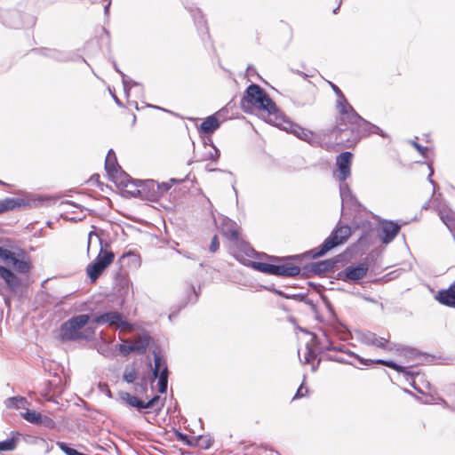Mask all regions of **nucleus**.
<instances>
[{
    "label": "nucleus",
    "mask_w": 455,
    "mask_h": 455,
    "mask_svg": "<svg viewBox=\"0 0 455 455\" xmlns=\"http://www.w3.org/2000/svg\"><path fill=\"white\" fill-rule=\"evenodd\" d=\"M180 181H182V180L171 179L168 182L157 183V188L161 193H165L172 188L173 184L179 183Z\"/></svg>",
    "instance_id": "c85d7f7f"
},
{
    "label": "nucleus",
    "mask_w": 455,
    "mask_h": 455,
    "mask_svg": "<svg viewBox=\"0 0 455 455\" xmlns=\"http://www.w3.org/2000/svg\"><path fill=\"white\" fill-rule=\"evenodd\" d=\"M119 351L124 355H127L130 353L134 352L132 345L126 344L119 345Z\"/></svg>",
    "instance_id": "e433bc0d"
},
{
    "label": "nucleus",
    "mask_w": 455,
    "mask_h": 455,
    "mask_svg": "<svg viewBox=\"0 0 455 455\" xmlns=\"http://www.w3.org/2000/svg\"><path fill=\"white\" fill-rule=\"evenodd\" d=\"M412 145L417 148V150L423 156H426V152L427 151V148L422 147L417 142H412Z\"/></svg>",
    "instance_id": "79ce46f5"
},
{
    "label": "nucleus",
    "mask_w": 455,
    "mask_h": 455,
    "mask_svg": "<svg viewBox=\"0 0 455 455\" xmlns=\"http://www.w3.org/2000/svg\"><path fill=\"white\" fill-rule=\"evenodd\" d=\"M137 378V372L132 367H126L124 372V379L128 383H132Z\"/></svg>",
    "instance_id": "cd10ccee"
},
{
    "label": "nucleus",
    "mask_w": 455,
    "mask_h": 455,
    "mask_svg": "<svg viewBox=\"0 0 455 455\" xmlns=\"http://www.w3.org/2000/svg\"><path fill=\"white\" fill-rule=\"evenodd\" d=\"M92 323L89 315H78L66 321L60 327V336L63 340L86 339L93 334L88 323Z\"/></svg>",
    "instance_id": "20e7f679"
},
{
    "label": "nucleus",
    "mask_w": 455,
    "mask_h": 455,
    "mask_svg": "<svg viewBox=\"0 0 455 455\" xmlns=\"http://www.w3.org/2000/svg\"><path fill=\"white\" fill-rule=\"evenodd\" d=\"M338 110L339 113V120L334 132L336 133H341L346 131H350L353 138L352 140L348 139L347 142H356L361 137L366 136L371 132L386 137V134L379 127L371 124L361 117L348 103L343 104L339 100Z\"/></svg>",
    "instance_id": "f257e3e1"
},
{
    "label": "nucleus",
    "mask_w": 455,
    "mask_h": 455,
    "mask_svg": "<svg viewBox=\"0 0 455 455\" xmlns=\"http://www.w3.org/2000/svg\"><path fill=\"white\" fill-rule=\"evenodd\" d=\"M58 445L66 455H86L77 451L76 449L68 447L65 443H59Z\"/></svg>",
    "instance_id": "7c9ffc66"
},
{
    "label": "nucleus",
    "mask_w": 455,
    "mask_h": 455,
    "mask_svg": "<svg viewBox=\"0 0 455 455\" xmlns=\"http://www.w3.org/2000/svg\"><path fill=\"white\" fill-rule=\"evenodd\" d=\"M69 209L71 210V208H69ZM72 212H76L75 208H72Z\"/></svg>",
    "instance_id": "6e6d98bb"
},
{
    "label": "nucleus",
    "mask_w": 455,
    "mask_h": 455,
    "mask_svg": "<svg viewBox=\"0 0 455 455\" xmlns=\"http://www.w3.org/2000/svg\"><path fill=\"white\" fill-rule=\"evenodd\" d=\"M19 204L18 201L13 198H6L1 203L0 211H9L16 208Z\"/></svg>",
    "instance_id": "bb28decb"
},
{
    "label": "nucleus",
    "mask_w": 455,
    "mask_h": 455,
    "mask_svg": "<svg viewBox=\"0 0 455 455\" xmlns=\"http://www.w3.org/2000/svg\"><path fill=\"white\" fill-rule=\"evenodd\" d=\"M15 448V442L13 439L6 440L0 443V451H12Z\"/></svg>",
    "instance_id": "473e14b6"
},
{
    "label": "nucleus",
    "mask_w": 455,
    "mask_h": 455,
    "mask_svg": "<svg viewBox=\"0 0 455 455\" xmlns=\"http://www.w3.org/2000/svg\"><path fill=\"white\" fill-rule=\"evenodd\" d=\"M93 230L90 231L87 238V254L89 255L92 249L100 247V251L95 260L89 264L86 267V273L92 282L96 281L102 272L114 261L115 254L110 250L108 243H103L100 235L92 227Z\"/></svg>",
    "instance_id": "f03ea898"
},
{
    "label": "nucleus",
    "mask_w": 455,
    "mask_h": 455,
    "mask_svg": "<svg viewBox=\"0 0 455 455\" xmlns=\"http://www.w3.org/2000/svg\"><path fill=\"white\" fill-rule=\"evenodd\" d=\"M163 406H164V404L161 403L159 404L158 409L160 410Z\"/></svg>",
    "instance_id": "5fc2aeb1"
},
{
    "label": "nucleus",
    "mask_w": 455,
    "mask_h": 455,
    "mask_svg": "<svg viewBox=\"0 0 455 455\" xmlns=\"http://www.w3.org/2000/svg\"><path fill=\"white\" fill-rule=\"evenodd\" d=\"M27 403V400L23 397H11L5 402V404L9 408H20L24 407Z\"/></svg>",
    "instance_id": "a878e982"
},
{
    "label": "nucleus",
    "mask_w": 455,
    "mask_h": 455,
    "mask_svg": "<svg viewBox=\"0 0 455 455\" xmlns=\"http://www.w3.org/2000/svg\"><path fill=\"white\" fill-rule=\"evenodd\" d=\"M307 394V388L303 386V384H301L300 387L298 388L297 393L295 394L293 399L304 397Z\"/></svg>",
    "instance_id": "ea45409f"
},
{
    "label": "nucleus",
    "mask_w": 455,
    "mask_h": 455,
    "mask_svg": "<svg viewBox=\"0 0 455 455\" xmlns=\"http://www.w3.org/2000/svg\"><path fill=\"white\" fill-rule=\"evenodd\" d=\"M220 127V122L215 116H208L200 125V131L212 134Z\"/></svg>",
    "instance_id": "6ab92c4d"
},
{
    "label": "nucleus",
    "mask_w": 455,
    "mask_h": 455,
    "mask_svg": "<svg viewBox=\"0 0 455 455\" xmlns=\"http://www.w3.org/2000/svg\"><path fill=\"white\" fill-rule=\"evenodd\" d=\"M0 260L12 266L20 273H26L29 270V264L27 261L20 259L15 252L6 248L0 247Z\"/></svg>",
    "instance_id": "1a4fd4ad"
},
{
    "label": "nucleus",
    "mask_w": 455,
    "mask_h": 455,
    "mask_svg": "<svg viewBox=\"0 0 455 455\" xmlns=\"http://www.w3.org/2000/svg\"><path fill=\"white\" fill-rule=\"evenodd\" d=\"M114 100H115V101H116L118 105H120V104H121V103H120V101H119V100H118L116 96H114Z\"/></svg>",
    "instance_id": "09e8293b"
},
{
    "label": "nucleus",
    "mask_w": 455,
    "mask_h": 455,
    "mask_svg": "<svg viewBox=\"0 0 455 455\" xmlns=\"http://www.w3.org/2000/svg\"><path fill=\"white\" fill-rule=\"evenodd\" d=\"M109 4H108V5L105 6V13H108V8H109Z\"/></svg>",
    "instance_id": "de8ad7c7"
},
{
    "label": "nucleus",
    "mask_w": 455,
    "mask_h": 455,
    "mask_svg": "<svg viewBox=\"0 0 455 455\" xmlns=\"http://www.w3.org/2000/svg\"><path fill=\"white\" fill-rule=\"evenodd\" d=\"M121 320V314L116 311H110L101 314L98 316L92 317V323L96 324H108L110 326L116 325Z\"/></svg>",
    "instance_id": "4468645a"
},
{
    "label": "nucleus",
    "mask_w": 455,
    "mask_h": 455,
    "mask_svg": "<svg viewBox=\"0 0 455 455\" xmlns=\"http://www.w3.org/2000/svg\"><path fill=\"white\" fill-rule=\"evenodd\" d=\"M339 363H346L343 359H339L338 360Z\"/></svg>",
    "instance_id": "864d4df0"
},
{
    "label": "nucleus",
    "mask_w": 455,
    "mask_h": 455,
    "mask_svg": "<svg viewBox=\"0 0 455 455\" xmlns=\"http://www.w3.org/2000/svg\"><path fill=\"white\" fill-rule=\"evenodd\" d=\"M120 285L122 286V288L124 290V292L122 293V295L124 297L128 296L130 293V290L132 289V284L130 283V281L127 279H123L120 282Z\"/></svg>",
    "instance_id": "f704fd0d"
},
{
    "label": "nucleus",
    "mask_w": 455,
    "mask_h": 455,
    "mask_svg": "<svg viewBox=\"0 0 455 455\" xmlns=\"http://www.w3.org/2000/svg\"><path fill=\"white\" fill-rule=\"evenodd\" d=\"M154 378L158 377V391L162 394L165 393L168 385V367L164 360L158 354H154Z\"/></svg>",
    "instance_id": "0eeeda50"
},
{
    "label": "nucleus",
    "mask_w": 455,
    "mask_h": 455,
    "mask_svg": "<svg viewBox=\"0 0 455 455\" xmlns=\"http://www.w3.org/2000/svg\"><path fill=\"white\" fill-rule=\"evenodd\" d=\"M196 299H197V294H196L195 289H193V298L190 300L196 301Z\"/></svg>",
    "instance_id": "49530a36"
},
{
    "label": "nucleus",
    "mask_w": 455,
    "mask_h": 455,
    "mask_svg": "<svg viewBox=\"0 0 455 455\" xmlns=\"http://www.w3.org/2000/svg\"><path fill=\"white\" fill-rule=\"evenodd\" d=\"M311 336V340L308 341L306 345V347L304 349L303 357L301 355V351H298V355L299 357V360L303 363H309L313 359L315 358V352L317 346V338L314 333H309Z\"/></svg>",
    "instance_id": "f8f14e48"
},
{
    "label": "nucleus",
    "mask_w": 455,
    "mask_h": 455,
    "mask_svg": "<svg viewBox=\"0 0 455 455\" xmlns=\"http://www.w3.org/2000/svg\"><path fill=\"white\" fill-rule=\"evenodd\" d=\"M63 206L67 209L76 208V209L81 210V207L79 205H77L76 204L70 202V201H67V202L63 203Z\"/></svg>",
    "instance_id": "c03bdc74"
},
{
    "label": "nucleus",
    "mask_w": 455,
    "mask_h": 455,
    "mask_svg": "<svg viewBox=\"0 0 455 455\" xmlns=\"http://www.w3.org/2000/svg\"><path fill=\"white\" fill-rule=\"evenodd\" d=\"M123 399L131 406L135 407L139 410L140 409H148V408H153L156 406V404L159 402V396L156 395L152 399H150L148 402L145 403L139 399L137 396L130 395L129 393H125L123 395Z\"/></svg>",
    "instance_id": "9b49d317"
},
{
    "label": "nucleus",
    "mask_w": 455,
    "mask_h": 455,
    "mask_svg": "<svg viewBox=\"0 0 455 455\" xmlns=\"http://www.w3.org/2000/svg\"><path fill=\"white\" fill-rule=\"evenodd\" d=\"M300 274V268L292 264L275 265L274 275L293 277Z\"/></svg>",
    "instance_id": "f3484780"
},
{
    "label": "nucleus",
    "mask_w": 455,
    "mask_h": 455,
    "mask_svg": "<svg viewBox=\"0 0 455 455\" xmlns=\"http://www.w3.org/2000/svg\"><path fill=\"white\" fill-rule=\"evenodd\" d=\"M272 259H273V260H275V261H279V260H280V259H279V258H275H275H272Z\"/></svg>",
    "instance_id": "3c124183"
},
{
    "label": "nucleus",
    "mask_w": 455,
    "mask_h": 455,
    "mask_svg": "<svg viewBox=\"0 0 455 455\" xmlns=\"http://www.w3.org/2000/svg\"><path fill=\"white\" fill-rule=\"evenodd\" d=\"M148 344H149V337L148 335H143V336L138 338L132 344L133 350H134V352L142 354L146 351Z\"/></svg>",
    "instance_id": "b1692460"
},
{
    "label": "nucleus",
    "mask_w": 455,
    "mask_h": 455,
    "mask_svg": "<svg viewBox=\"0 0 455 455\" xmlns=\"http://www.w3.org/2000/svg\"><path fill=\"white\" fill-rule=\"evenodd\" d=\"M435 298L443 305L455 306V285H451L446 290L440 291Z\"/></svg>",
    "instance_id": "a211bd4d"
},
{
    "label": "nucleus",
    "mask_w": 455,
    "mask_h": 455,
    "mask_svg": "<svg viewBox=\"0 0 455 455\" xmlns=\"http://www.w3.org/2000/svg\"><path fill=\"white\" fill-rule=\"evenodd\" d=\"M23 418L28 421L29 423L35 424V425H40L43 421V416L41 413H38L34 411H27L23 414Z\"/></svg>",
    "instance_id": "393cba45"
},
{
    "label": "nucleus",
    "mask_w": 455,
    "mask_h": 455,
    "mask_svg": "<svg viewBox=\"0 0 455 455\" xmlns=\"http://www.w3.org/2000/svg\"><path fill=\"white\" fill-rule=\"evenodd\" d=\"M351 235V229L348 226L337 227L323 243L310 251L313 258H319L325 255L332 248L343 243Z\"/></svg>",
    "instance_id": "39448f33"
},
{
    "label": "nucleus",
    "mask_w": 455,
    "mask_h": 455,
    "mask_svg": "<svg viewBox=\"0 0 455 455\" xmlns=\"http://www.w3.org/2000/svg\"><path fill=\"white\" fill-rule=\"evenodd\" d=\"M376 337V334L368 332L363 335V341L368 345L373 346Z\"/></svg>",
    "instance_id": "c9c22d12"
},
{
    "label": "nucleus",
    "mask_w": 455,
    "mask_h": 455,
    "mask_svg": "<svg viewBox=\"0 0 455 455\" xmlns=\"http://www.w3.org/2000/svg\"><path fill=\"white\" fill-rule=\"evenodd\" d=\"M220 247L219 239L217 235H214L212 239L211 244H210V251L212 252H215L218 251Z\"/></svg>",
    "instance_id": "a19ab883"
},
{
    "label": "nucleus",
    "mask_w": 455,
    "mask_h": 455,
    "mask_svg": "<svg viewBox=\"0 0 455 455\" xmlns=\"http://www.w3.org/2000/svg\"><path fill=\"white\" fill-rule=\"evenodd\" d=\"M243 107H253L260 111L263 115H267V121L273 124L272 119L281 118L275 103L268 97V95L257 84H251L245 92L242 100Z\"/></svg>",
    "instance_id": "7ed1b4c3"
},
{
    "label": "nucleus",
    "mask_w": 455,
    "mask_h": 455,
    "mask_svg": "<svg viewBox=\"0 0 455 455\" xmlns=\"http://www.w3.org/2000/svg\"><path fill=\"white\" fill-rule=\"evenodd\" d=\"M400 231V226L393 221L384 220L379 227V238L384 243L392 242Z\"/></svg>",
    "instance_id": "9d476101"
},
{
    "label": "nucleus",
    "mask_w": 455,
    "mask_h": 455,
    "mask_svg": "<svg viewBox=\"0 0 455 455\" xmlns=\"http://www.w3.org/2000/svg\"><path fill=\"white\" fill-rule=\"evenodd\" d=\"M0 277L3 278L10 287H15L18 284V279L15 275L11 270L2 266H0Z\"/></svg>",
    "instance_id": "412c9836"
},
{
    "label": "nucleus",
    "mask_w": 455,
    "mask_h": 455,
    "mask_svg": "<svg viewBox=\"0 0 455 455\" xmlns=\"http://www.w3.org/2000/svg\"><path fill=\"white\" fill-rule=\"evenodd\" d=\"M224 235L233 241H238L239 231L235 223L228 221L227 227L222 228Z\"/></svg>",
    "instance_id": "4be33fe9"
},
{
    "label": "nucleus",
    "mask_w": 455,
    "mask_h": 455,
    "mask_svg": "<svg viewBox=\"0 0 455 455\" xmlns=\"http://www.w3.org/2000/svg\"><path fill=\"white\" fill-rule=\"evenodd\" d=\"M339 8V5L336 9L333 10V13H337V11Z\"/></svg>",
    "instance_id": "603ef678"
},
{
    "label": "nucleus",
    "mask_w": 455,
    "mask_h": 455,
    "mask_svg": "<svg viewBox=\"0 0 455 455\" xmlns=\"http://www.w3.org/2000/svg\"><path fill=\"white\" fill-rule=\"evenodd\" d=\"M43 421L44 422H41L40 425H44V426L50 427H53V425H54L53 420L48 417H43Z\"/></svg>",
    "instance_id": "37998d69"
},
{
    "label": "nucleus",
    "mask_w": 455,
    "mask_h": 455,
    "mask_svg": "<svg viewBox=\"0 0 455 455\" xmlns=\"http://www.w3.org/2000/svg\"><path fill=\"white\" fill-rule=\"evenodd\" d=\"M440 217H441L442 221L447 226V228L449 229H451V228H452V223H451L452 222V217L450 216L449 214H443V213H442Z\"/></svg>",
    "instance_id": "4c0bfd02"
},
{
    "label": "nucleus",
    "mask_w": 455,
    "mask_h": 455,
    "mask_svg": "<svg viewBox=\"0 0 455 455\" xmlns=\"http://www.w3.org/2000/svg\"><path fill=\"white\" fill-rule=\"evenodd\" d=\"M271 121L273 122V125L278 126L281 129L294 134L301 140L307 141L309 144H313L315 142V136L311 131L291 123L283 116H281V118L275 117V119H272Z\"/></svg>",
    "instance_id": "423d86ee"
},
{
    "label": "nucleus",
    "mask_w": 455,
    "mask_h": 455,
    "mask_svg": "<svg viewBox=\"0 0 455 455\" xmlns=\"http://www.w3.org/2000/svg\"><path fill=\"white\" fill-rule=\"evenodd\" d=\"M368 267L365 264H361L356 267H347L344 270L346 279L351 281H358L364 277L367 274Z\"/></svg>",
    "instance_id": "dca6fc26"
},
{
    "label": "nucleus",
    "mask_w": 455,
    "mask_h": 455,
    "mask_svg": "<svg viewBox=\"0 0 455 455\" xmlns=\"http://www.w3.org/2000/svg\"><path fill=\"white\" fill-rule=\"evenodd\" d=\"M118 164L115 152L110 149L106 156L105 168L108 174L114 175L117 172Z\"/></svg>",
    "instance_id": "aec40b11"
},
{
    "label": "nucleus",
    "mask_w": 455,
    "mask_h": 455,
    "mask_svg": "<svg viewBox=\"0 0 455 455\" xmlns=\"http://www.w3.org/2000/svg\"><path fill=\"white\" fill-rule=\"evenodd\" d=\"M213 149H214V151H215V156H219L218 149H217L216 148H214V147H213Z\"/></svg>",
    "instance_id": "8fccbe9b"
},
{
    "label": "nucleus",
    "mask_w": 455,
    "mask_h": 455,
    "mask_svg": "<svg viewBox=\"0 0 455 455\" xmlns=\"http://www.w3.org/2000/svg\"><path fill=\"white\" fill-rule=\"evenodd\" d=\"M117 328H119L121 331L131 332L133 331V325L127 321L123 319V315H121V320L116 323V325Z\"/></svg>",
    "instance_id": "c756f323"
},
{
    "label": "nucleus",
    "mask_w": 455,
    "mask_h": 455,
    "mask_svg": "<svg viewBox=\"0 0 455 455\" xmlns=\"http://www.w3.org/2000/svg\"><path fill=\"white\" fill-rule=\"evenodd\" d=\"M387 340L382 337H376L373 346L377 347L385 348L387 346Z\"/></svg>",
    "instance_id": "58836bf2"
},
{
    "label": "nucleus",
    "mask_w": 455,
    "mask_h": 455,
    "mask_svg": "<svg viewBox=\"0 0 455 455\" xmlns=\"http://www.w3.org/2000/svg\"><path fill=\"white\" fill-rule=\"evenodd\" d=\"M339 182V195L342 202V205L346 206H356L358 202L353 195L348 184L346 181Z\"/></svg>",
    "instance_id": "2eb2a0df"
},
{
    "label": "nucleus",
    "mask_w": 455,
    "mask_h": 455,
    "mask_svg": "<svg viewBox=\"0 0 455 455\" xmlns=\"http://www.w3.org/2000/svg\"><path fill=\"white\" fill-rule=\"evenodd\" d=\"M69 209L71 210V208H69ZM72 212H76L75 208H72Z\"/></svg>",
    "instance_id": "4d7b16f0"
},
{
    "label": "nucleus",
    "mask_w": 455,
    "mask_h": 455,
    "mask_svg": "<svg viewBox=\"0 0 455 455\" xmlns=\"http://www.w3.org/2000/svg\"><path fill=\"white\" fill-rule=\"evenodd\" d=\"M349 355L355 357L356 360H358L363 365H370L371 363H378V364H382V365H386V366H387L389 368H392V369L397 371L398 372H405V369L403 367H402L401 365L394 363L393 361H386V360H382V359H377V360L363 359V357H361L360 355L355 354L354 352H350Z\"/></svg>",
    "instance_id": "ddd939ff"
},
{
    "label": "nucleus",
    "mask_w": 455,
    "mask_h": 455,
    "mask_svg": "<svg viewBox=\"0 0 455 455\" xmlns=\"http://www.w3.org/2000/svg\"><path fill=\"white\" fill-rule=\"evenodd\" d=\"M332 90L334 91V92L337 94L338 96V100H337V106L339 105V101L340 100L343 104H346L347 103L346 99H345V96L343 95V93L341 92V91L339 90V88L335 85L334 84L332 83H330Z\"/></svg>",
    "instance_id": "72a5a7b5"
},
{
    "label": "nucleus",
    "mask_w": 455,
    "mask_h": 455,
    "mask_svg": "<svg viewBox=\"0 0 455 455\" xmlns=\"http://www.w3.org/2000/svg\"><path fill=\"white\" fill-rule=\"evenodd\" d=\"M124 90L127 96H129V91L133 85H137V83L130 80L125 75L122 74Z\"/></svg>",
    "instance_id": "2f4dec72"
},
{
    "label": "nucleus",
    "mask_w": 455,
    "mask_h": 455,
    "mask_svg": "<svg viewBox=\"0 0 455 455\" xmlns=\"http://www.w3.org/2000/svg\"><path fill=\"white\" fill-rule=\"evenodd\" d=\"M429 169H430V173H429V175H428V180H429V181L433 184L434 182H433V180H431V176L433 175L434 171H433V169L431 168V166H429Z\"/></svg>",
    "instance_id": "a18cd8bd"
},
{
    "label": "nucleus",
    "mask_w": 455,
    "mask_h": 455,
    "mask_svg": "<svg viewBox=\"0 0 455 455\" xmlns=\"http://www.w3.org/2000/svg\"><path fill=\"white\" fill-rule=\"evenodd\" d=\"M353 155L350 152H343L337 156L336 165L337 172L334 173V177L339 181H346V180L351 175V164Z\"/></svg>",
    "instance_id": "6e6552de"
},
{
    "label": "nucleus",
    "mask_w": 455,
    "mask_h": 455,
    "mask_svg": "<svg viewBox=\"0 0 455 455\" xmlns=\"http://www.w3.org/2000/svg\"><path fill=\"white\" fill-rule=\"evenodd\" d=\"M248 265L257 271L266 273V274L274 275V268H275L274 264H268V263H265V262L250 261Z\"/></svg>",
    "instance_id": "5701e85b"
}]
</instances>
